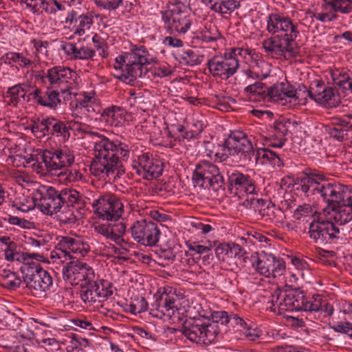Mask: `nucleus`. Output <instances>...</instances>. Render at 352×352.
<instances>
[{"instance_id":"nucleus-1","label":"nucleus","mask_w":352,"mask_h":352,"mask_svg":"<svg viewBox=\"0 0 352 352\" xmlns=\"http://www.w3.org/2000/svg\"><path fill=\"white\" fill-rule=\"evenodd\" d=\"M95 157L90 164V172L96 177L104 174L110 177H120L125 173L122 163L129 157L130 150L129 146L118 139L110 140L102 136L101 140L95 142Z\"/></svg>"},{"instance_id":"nucleus-2","label":"nucleus","mask_w":352,"mask_h":352,"mask_svg":"<svg viewBox=\"0 0 352 352\" xmlns=\"http://www.w3.org/2000/svg\"><path fill=\"white\" fill-rule=\"evenodd\" d=\"M331 210L335 222L318 218L309 224V237L318 245L329 247L346 239V231L340 227L352 221V197Z\"/></svg>"},{"instance_id":"nucleus-3","label":"nucleus","mask_w":352,"mask_h":352,"mask_svg":"<svg viewBox=\"0 0 352 352\" xmlns=\"http://www.w3.org/2000/svg\"><path fill=\"white\" fill-rule=\"evenodd\" d=\"M133 47L130 52L123 53L116 59L120 70L115 76L124 82H133L137 78L146 75L148 71L146 66L155 59L144 45Z\"/></svg>"},{"instance_id":"nucleus-4","label":"nucleus","mask_w":352,"mask_h":352,"mask_svg":"<svg viewBox=\"0 0 352 352\" xmlns=\"http://www.w3.org/2000/svg\"><path fill=\"white\" fill-rule=\"evenodd\" d=\"M74 158L73 151L67 146L45 149L41 155L42 162L36 159L32 166L37 173L43 175H54L63 168L71 166L74 162Z\"/></svg>"},{"instance_id":"nucleus-5","label":"nucleus","mask_w":352,"mask_h":352,"mask_svg":"<svg viewBox=\"0 0 352 352\" xmlns=\"http://www.w3.org/2000/svg\"><path fill=\"white\" fill-rule=\"evenodd\" d=\"M76 190L65 188L58 191L53 187H49L45 192L38 190L34 200L37 201V206L41 211L47 215L52 216L60 211L61 207L65 204H76L75 197Z\"/></svg>"},{"instance_id":"nucleus-6","label":"nucleus","mask_w":352,"mask_h":352,"mask_svg":"<svg viewBox=\"0 0 352 352\" xmlns=\"http://www.w3.org/2000/svg\"><path fill=\"white\" fill-rule=\"evenodd\" d=\"M162 20L171 32L186 33L192 25L188 6L181 0L168 1L160 12Z\"/></svg>"},{"instance_id":"nucleus-7","label":"nucleus","mask_w":352,"mask_h":352,"mask_svg":"<svg viewBox=\"0 0 352 352\" xmlns=\"http://www.w3.org/2000/svg\"><path fill=\"white\" fill-rule=\"evenodd\" d=\"M195 187L212 190L217 193H222L226 188L225 179L217 166L210 162L202 161L196 165L192 173Z\"/></svg>"},{"instance_id":"nucleus-8","label":"nucleus","mask_w":352,"mask_h":352,"mask_svg":"<svg viewBox=\"0 0 352 352\" xmlns=\"http://www.w3.org/2000/svg\"><path fill=\"white\" fill-rule=\"evenodd\" d=\"M32 265H22L21 272L24 275L23 280L26 287L32 290L34 295H40L48 290L52 285V278L50 273L45 270L39 263Z\"/></svg>"},{"instance_id":"nucleus-9","label":"nucleus","mask_w":352,"mask_h":352,"mask_svg":"<svg viewBox=\"0 0 352 352\" xmlns=\"http://www.w3.org/2000/svg\"><path fill=\"white\" fill-rule=\"evenodd\" d=\"M267 30L270 33L277 34L280 44L295 42L298 35L295 25L289 17L278 12L271 13L267 17Z\"/></svg>"},{"instance_id":"nucleus-10","label":"nucleus","mask_w":352,"mask_h":352,"mask_svg":"<svg viewBox=\"0 0 352 352\" xmlns=\"http://www.w3.org/2000/svg\"><path fill=\"white\" fill-rule=\"evenodd\" d=\"M92 206L95 214L103 220L117 221L124 212V206L120 199L114 194L106 193L94 200Z\"/></svg>"},{"instance_id":"nucleus-11","label":"nucleus","mask_w":352,"mask_h":352,"mask_svg":"<svg viewBox=\"0 0 352 352\" xmlns=\"http://www.w3.org/2000/svg\"><path fill=\"white\" fill-rule=\"evenodd\" d=\"M283 309L289 311H316L321 308V296L314 295L307 299L304 292L299 289L284 294Z\"/></svg>"},{"instance_id":"nucleus-12","label":"nucleus","mask_w":352,"mask_h":352,"mask_svg":"<svg viewBox=\"0 0 352 352\" xmlns=\"http://www.w3.org/2000/svg\"><path fill=\"white\" fill-rule=\"evenodd\" d=\"M130 231L133 239L137 243L151 247L156 245L161 234L157 225L146 219L135 221L131 226Z\"/></svg>"},{"instance_id":"nucleus-13","label":"nucleus","mask_w":352,"mask_h":352,"mask_svg":"<svg viewBox=\"0 0 352 352\" xmlns=\"http://www.w3.org/2000/svg\"><path fill=\"white\" fill-rule=\"evenodd\" d=\"M303 91L307 95L317 103L322 105H328L329 107H336L340 102L339 96L336 90L325 85L322 80L311 82L309 88L306 86L299 87V91Z\"/></svg>"},{"instance_id":"nucleus-14","label":"nucleus","mask_w":352,"mask_h":352,"mask_svg":"<svg viewBox=\"0 0 352 352\" xmlns=\"http://www.w3.org/2000/svg\"><path fill=\"white\" fill-rule=\"evenodd\" d=\"M234 52H226L223 56H214L208 61V67L210 74L214 76L226 80L233 76L239 68V59L232 56Z\"/></svg>"},{"instance_id":"nucleus-15","label":"nucleus","mask_w":352,"mask_h":352,"mask_svg":"<svg viewBox=\"0 0 352 352\" xmlns=\"http://www.w3.org/2000/svg\"><path fill=\"white\" fill-rule=\"evenodd\" d=\"M319 194L329 208H334L339 206L344 200H348L352 197V189L349 186L338 182H324L319 188Z\"/></svg>"},{"instance_id":"nucleus-16","label":"nucleus","mask_w":352,"mask_h":352,"mask_svg":"<svg viewBox=\"0 0 352 352\" xmlns=\"http://www.w3.org/2000/svg\"><path fill=\"white\" fill-rule=\"evenodd\" d=\"M94 273L91 266L80 261L79 258L67 263L62 270L63 279L72 285L80 284L88 278H94Z\"/></svg>"},{"instance_id":"nucleus-17","label":"nucleus","mask_w":352,"mask_h":352,"mask_svg":"<svg viewBox=\"0 0 352 352\" xmlns=\"http://www.w3.org/2000/svg\"><path fill=\"white\" fill-rule=\"evenodd\" d=\"M135 173L144 179H152L160 177L163 172V164L154 159L149 153L138 156L132 165Z\"/></svg>"},{"instance_id":"nucleus-18","label":"nucleus","mask_w":352,"mask_h":352,"mask_svg":"<svg viewBox=\"0 0 352 352\" xmlns=\"http://www.w3.org/2000/svg\"><path fill=\"white\" fill-rule=\"evenodd\" d=\"M325 6L321 12H315L313 16L322 23H328L337 19L336 12L352 13V0H324Z\"/></svg>"},{"instance_id":"nucleus-19","label":"nucleus","mask_w":352,"mask_h":352,"mask_svg":"<svg viewBox=\"0 0 352 352\" xmlns=\"http://www.w3.org/2000/svg\"><path fill=\"white\" fill-rule=\"evenodd\" d=\"M65 27L74 29V33L82 36L85 30H89L94 23V13L91 12H80L76 10H69L65 19L61 21Z\"/></svg>"},{"instance_id":"nucleus-20","label":"nucleus","mask_w":352,"mask_h":352,"mask_svg":"<svg viewBox=\"0 0 352 352\" xmlns=\"http://www.w3.org/2000/svg\"><path fill=\"white\" fill-rule=\"evenodd\" d=\"M56 250H60L63 256L69 259H78L84 257L89 251V245L79 239L70 236H60L56 245Z\"/></svg>"},{"instance_id":"nucleus-21","label":"nucleus","mask_w":352,"mask_h":352,"mask_svg":"<svg viewBox=\"0 0 352 352\" xmlns=\"http://www.w3.org/2000/svg\"><path fill=\"white\" fill-rule=\"evenodd\" d=\"M55 88L56 87L52 86L51 87H48L45 91H42L41 89L36 88L30 95L32 96V98L38 104L55 109L61 102L59 96L60 92L63 94L67 93L69 90L70 86L66 85L63 88H60V89Z\"/></svg>"},{"instance_id":"nucleus-22","label":"nucleus","mask_w":352,"mask_h":352,"mask_svg":"<svg viewBox=\"0 0 352 352\" xmlns=\"http://www.w3.org/2000/svg\"><path fill=\"white\" fill-rule=\"evenodd\" d=\"M226 186L230 192L234 195L243 192L252 194L255 190V186L250 176L238 170L228 172Z\"/></svg>"},{"instance_id":"nucleus-23","label":"nucleus","mask_w":352,"mask_h":352,"mask_svg":"<svg viewBox=\"0 0 352 352\" xmlns=\"http://www.w3.org/2000/svg\"><path fill=\"white\" fill-rule=\"evenodd\" d=\"M75 197L76 198V204L72 205L68 204L67 206L64 204L59 212L56 214V219L64 224L75 223L78 217L76 213H80L82 210L86 207L87 200L85 197L76 190Z\"/></svg>"},{"instance_id":"nucleus-24","label":"nucleus","mask_w":352,"mask_h":352,"mask_svg":"<svg viewBox=\"0 0 352 352\" xmlns=\"http://www.w3.org/2000/svg\"><path fill=\"white\" fill-rule=\"evenodd\" d=\"M326 177L324 174L313 171L310 168H305L301 173V176L298 177L296 184L299 185L297 190L300 189L305 194H307L311 188L313 192L319 194V188L326 182Z\"/></svg>"},{"instance_id":"nucleus-25","label":"nucleus","mask_w":352,"mask_h":352,"mask_svg":"<svg viewBox=\"0 0 352 352\" xmlns=\"http://www.w3.org/2000/svg\"><path fill=\"white\" fill-rule=\"evenodd\" d=\"M98 278L94 273V278H88L85 281L80 283V296L84 302L93 304L96 302L98 298L110 296V292H104L103 289H100Z\"/></svg>"},{"instance_id":"nucleus-26","label":"nucleus","mask_w":352,"mask_h":352,"mask_svg":"<svg viewBox=\"0 0 352 352\" xmlns=\"http://www.w3.org/2000/svg\"><path fill=\"white\" fill-rule=\"evenodd\" d=\"M267 92V101L280 102L286 100L287 98L296 99L299 98L300 93L288 82H281L274 84L268 87Z\"/></svg>"},{"instance_id":"nucleus-27","label":"nucleus","mask_w":352,"mask_h":352,"mask_svg":"<svg viewBox=\"0 0 352 352\" xmlns=\"http://www.w3.org/2000/svg\"><path fill=\"white\" fill-rule=\"evenodd\" d=\"M200 314L199 318H190L186 319L182 325V333L189 340L197 344L204 343L203 331L204 329V320Z\"/></svg>"},{"instance_id":"nucleus-28","label":"nucleus","mask_w":352,"mask_h":352,"mask_svg":"<svg viewBox=\"0 0 352 352\" xmlns=\"http://www.w3.org/2000/svg\"><path fill=\"white\" fill-rule=\"evenodd\" d=\"M74 74V71L69 67L58 65L49 69L45 78L52 87L63 88L68 85L67 83Z\"/></svg>"},{"instance_id":"nucleus-29","label":"nucleus","mask_w":352,"mask_h":352,"mask_svg":"<svg viewBox=\"0 0 352 352\" xmlns=\"http://www.w3.org/2000/svg\"><path fill=\"white\" fill-rule=\"evenodd\" d=\"M267 56L273 58L289 60L297 56L302 57L304 52L300 45H263Z\"/></svg>"},{"instance_id":"nucleus-30","label":"nucleus","mask_w":352,"mask_h":352,"mask_svg":"<svg viewBox=\"0 0 352 352\" xmlns=\"http://www.w3.org/2000/svg\"><path fill=\"white\" fill-rule=\"evenodd\" d=\"M261 219L267 223H274L276 226L283 224L285 215L283 210L277 207L272 201H268L261 214Z\"/></svg>"},{"instance_id":"nucleus-31","label":"nucleus","mask_w":352,"mask_h":352,"mask_svg":"<svg viewBox=\"0 0 352 352\" xmlns=\"http://www.w3.org/2000/svg\"><path fill=\"white\" fill-rule=\"evenodd\" d=\"M126 111L122 107L111 105L104 109H101L100 116L111 126H118L124 119Z\"/></svg>"},{"instance_id":"nucleus-32","label":"nucleus","mask_w":352,"mask_h":352,"mask_svg":"<svg viewBox=\"0 0 352 352\" xmlns=\"http://www.w3.org/2000/svg\"><path fill=\"white\" fill-rule=\"evenodd\" d=\"M255 157L256 162H253V164L264 165L267 163L273 166H283V162L279 156L274 151L267 148H260L256 150Z\"/></svg>"},{"instance_id":"nucleus-33","label":"nucleus","mask_w":352,"mask_h":352,"mask_svg":"<svg viewBox=\"0 0 352 352\" xmlns=\"http://www.w3.org/2000/svg\"><path fill=\"white\" fill-rule=\"evenodd\" d=\"M29 87L28 85L23 83H19L9 87L6 92V98H9L8 104L16 107L21 98L28 102L30 100V95L27 96L26 94Z\"/></svg>"},{"instance_id":"nucleus-34","label":"nucleus","mask_w":352,"mask_h":352,"mask_svg":"<svg viewBox=\"0 0 352 352\" xmlns=\"http://www.w3.org/2000/svg\"><path fill=\"white\" fill-rule=\"evenodd\" d=\"M325 131L330 137L339 142H343L346 140L349 130L343 126L341 118L334 117L331 123L325 126Z\"/></svg>"},{"instance_id":"nucleus-35","label":"nucleus","mask_w":352,"mask_h":352,"mask_svg":"<svg viewBox=\"0 0 352 352\" xmlns=\"http://www.w3.org/2000/svg\"><path fill=\"white\" fill-rule=\"evenodd\" d=\"M62 49L72 59H89L95 54L88 45H62Z\"/></svg>"},{"instance_id":"nucleus-36","label":"nucleus","mask_w":352,"mask_h":352,"mask_svg":"<svg viewBox=\"0 0 352 352\" xmlns=\"http://www.w3.org/2000/svg\"><path fill=\"white\" fill-rule=\"evenodd\" d=\"M50 130L49 135H56L62 137L64 141H67L70 138L71 126L68 123L58 120L54 117H50Z\"/></svg>"},{"instance_id":"nucleus-37","label":"nucleus","mask_w":352,"mask_h":352,"mask_svg":"<svg viewBox=\"0 0 352 352\" xmlns=\"http://www.w3.org/2000/svg\"><path fill=\"white\" fill-rule=\"evenodd\" d=\"M94 1L98 7L110 12L122 8V12H130L133 6V3L127 0H94Z\"/></svg>"},{"instance_id":"nucleus-38","label":"nucleus","mask_w":352,"mask_h":352,"mask_svg":"<svg viewBox=\"0 0 352 352\" xmlns=\"http://www.w3.org/2000/svg\"><path fill=\"white\" fill-rule=\"evenodd\" d=\"M175 55V58L179 60L180 63H183L187 66H195L201 63L204 60V56L199 54L192 50H188L183 52H177Z\"/></svg>"},{"instance_id":"nucleus-39","label":"nucleus","mask_w":352,"mask_h":352,"mask_svg":"<svg viewBox=\"0 0 352 352\" xmlns=\"http://www.w3.org/2000/svg\"><path fill=\"white\" fill-rule=\"evenodd\" d=\"M160 297L162 300V303L166 305L168 311H170L171 318L173 320L175 318L179 319L180 308L178 307L179 305L178 296L175 293H167L165 292L160 295Z\"/></svg>"},{"instance_id":"nucleus-40","label":"nucleus","mask_w":352,"mask_h":352,"mask_svg":"<svg viewBox=\"0 0 352 352\" xmlns=\"http://www.w3.org/2000/svg\"><path fill=\"white\" fill-rule=\"evenodd\" d=\"M268 87L262 82H256L247 86L244 91L249 94L251 100H267V92Z\"/></svg>"},{"instance_id":"nucleus-41","label":"nucleus","mask_w":352,"mask_h":352,"mask_svg":"<svg viewBox=\"0 0 352 352\" xmlns=\"http://www.w3.org/2000/svg\"><path fill=\"white\" fill-rule=\"evenodd\" d=\"M241 0H221L215 2L210 9L221 14H230L240 6Z\"/></svg>"},{"instance_id":"nucleus-42","label":"nucleus","mask_w":352,"mask_h":352,"mask_svg":"<svg viewBox=\"0 0 352 352\" xmlns=\"http://www.w3.org/2000/svg\"><path fill=\"white\" fill-rule=\"evenodd\" d=\"M274 265V255L265 254L258 258L256 270L266 277L272 276V267Z\"/></svg>"},{"instance_id":"nucleus-43","label":"nucleus","mask_w":352,"mask_h":352,"mask_svg":"<svg viewBox=\"0 0 352 352\" xmlns=\"http://www.w3.org/2000/svg\"><path fill=\"white\" fill-rule=\"evenodd\" d=\"M204 320V329L203 331L204 344L206 342H212L221 332L220 327L217 324L212 323L209 316L202 315Z\"/></svg>"},{"instance_id":"nucleus-44","label":"nucleus","mask_w":352,"mask_h":352,"mask_svg":"<svg viewBox=\"0 0 352 352\" xmlns=\"http://www.w3.org/2000/svg\"><path fill=\"white\" fill-rule=\"evenodd\" d=\"M256 151L254 150L251 141L249 140L240 151H237L236 155H237L240 160L245 164H253V162L256 161V158L255 157V155H256Z\"/></svg>"},{"instance_id":"nucleus-45","label":"nucleus","mask_w":352,"mask_h":352,"mask_svg":"<svg viewBox=\"0 0 352 352\" xmlns=\"http://www.w3.org/2000/svg\"><path fill=\"white\" fill-rule=\"evenodd\" d=\"M229 52H234L232 54L236 59H238V56L241 57L244 59L246 63H251L253 62H256L257 60L260 58V55L258 53H256L254 50H252L249 48L244 47H236L232 48Z\"/></svg>"},{"instance_id":"nucleus-46","label":"nucleus","mask_w":352,"mask_h":352,"mask_svg":"<svg viewBox=\"0 0 352 352\" xmlns=\"http://www.w3.org/2000/svg\"><path fill=\"white\" fill-rule=\"evenodd\" d=\"M149 313L157 318L163 319L167 317L168 319H172L170 315V311H168L166 305L162 303L160 296L156 297L155 301L151 305Z\"/></svg>"},{"instance_id":"nucleus-47","label":"nucleus","mask_w":352,"mask_h":352,"mask_svg":"<svg viewBox=\"0 0 352 352\" xmlns=\"http://www.w3.org/2000/svg\"><path fill=\"white\" fill-rule=\"evenodd\" d=\"M247 137V135L242 131H232L229 134L228 137L225 140L223 146V150L226 148L229 151L237 147V144L239 142H244L243 139Z\"/></svg>"},{"instance_id":"nucleus-48","label":"nucleus","mask_w":352,"mask_h":352,"mask_svg":"<svg viewBox=\"0 0 352 352\" xmlns=\"http://www.w3.org/2000/svg\"><path fill=\"white\" fill-rule=\"evenodd\" d=\"M50 123V118L41 120L38 118L36 120H34L31 125L32 132L34 135H39L40 137L49 135Z\"/></svg>"},{"instance_id":"nucleus-49","label":"nucleus","mask_w":352,"mask_h":352,"mask_svg":"<svg viewBox=\"0 0 352 352\" xmlns=\"http://www.w3.org/2000/svg\"><path fill=\"white\" fill-rule=\"evenodd\" d=\"M16 248L17 246L16 243H9L8 245L6 246L4 250L5 258L8 261L12 262L16 261L23 263V261L25 260L23 257L25 256V255H23V252L20 253L17 252Z\"/></svg>"},{"instance_id":"nucleus-50","label":"nucleus","mask_w":352,"mask_h":352,"mask_svg":"<svg viewBox=\"0 0 352 352\" xmlns=\"http://www.w3.org/2000/svg\"><path fill=\"white\" fill-rule=\"evenodd\" d=\"M284 294L287 293L277 289L272 294V299L269 302L271 304L270 309L272 311L275 312L276 309L280 313L286 311V309H282L283 308L282 305H284Z\"/></svg>"},{"instance_id":"nucleus-51","label":"nucleus","mask_w":352,"mask_h":352,"mask_svg":"<svg viewBox=\"0 0 352 352\" xmlns=\"http://www.w3.org/2000/svg\"><path fill=\"white\" fill-rule=\"evenodd\" d=\"M59 177V180L61 182L71 183L77 181L79 178H81V173L77 170L68 169V168H63V170L57 172V174H54Z\"/></svg>"},{"instance_id":"nucleus-52","label":"nucleus","mask_w":352,"mask_h":352,"mask_svg":"<svg viewBox=\"0 0 352 352\" xmlns=\"http://www.w3.org/2000/svg\"><path fill=\"white\" fill-rule=\"evenodd\" d=\"M267 201L268 200L263 199L250 198L246 199L243 201V206H245L248 210L258 212V215L261 216L263 208H265Z\"/></svg>"},{"instance_id":"nucleus-53","label":"nucleus","mask_w":352,"mask_h":352,"mask_svg":"<svg viewBox=\"0 0 352 352\" xmlns=\"http://www.w3.org/2000/svg\"><path fill=\"white\" fill-rule=\"evenodd\" d=\"M65 6L58 0H43L40 14L45 12L47 14H56L57 11H63L65 10Z\"/></svg>"},{"instance_id":"nucleus-54","label":"nucleus","mask_w":352,"mask_h":352,"mask_svg":"<svg viewBox=\"0 0 352 352\" xmlns=\"http://www.w3.org/2000/svg\"><path fill=\"white\" fill-rule=\"evenodd\" d=\"M229 316L228 313L225 311H214L210 314L209 318L211 320L212 323L217 324L219 327L221 325L224 327L229 323Z\"/></svg>"},{"instance_id":"nucleus-55","label":"nucleus","mask_w":352,"mask_h":352,"mask_svg":"<svg viewBox=\"0 0 352 352\" xmlns=\"http://www.w3.org/2000/svg\"><path fill=\"white\" fill-rule=\"evenodd\" d=\"M148 308V302L144 297H140V299L135 300L129 305V311L134 315L142 313L146 311Z\"/></svg>"},{"instance_id":"nucleus-56","label":"nucleus","mask_w":352,"mask_h":352,"mask_svg":"<svg viewBox=\"0 0 352 352\" xmlns=\"http://www.w3.org/2000/svg\"><path fill=\"white\" fill-rule=\"evenodd\" d=\"M333 83L342 88L343 91H347L348 83L350 80V75L346 72H340L338 75L336 73L332 74Z\"/></svg>"},{"instance_id":"nucleus-57","label":"nucleus","mask_w":352,"mask_h":352,"mask_svg":"<svg viewBox=\"0 0 352 352\" xmlns=\"http://www.w3.org/2000/svg\"><path fill=\"white\" fill-rule=\"evenodd\" d=\"M151 72L154 77L164 78L172 74L173 70L168 65L163 64L154 66Z\"/></svg>"},{"instance_id":"nucleus-58","label":"nucleus","mask_w":352,"mask_h":352,"mask_svg":"<svg viewBox=\"0 0 352 352\" xmlns=\"http://www.w3.org/2000/svg\"><path fill=\"white\" fill-rule=\"evenodd\" d=\"M91 101H94V97L90 96L87 93L84 92L82 94V98H79L76 99L75 103V110L79 113H84V109L85 107L91 102Z\"/></svg>"},{"instance_id":"nucleus-59","label":"nucleus","mask_w":352,"mask_h":352,"mask_svg":"<svg viewBox=\"0 0 352 352\" xmlns=\"http://www.w3.org/2000/svg\"><path fill=\"white\" fill-rule=\"evenodd\" d=\"M314 213L313 208L310 204H305L300 205L294 210V217L296 220H300L304 217L311 215Z\"/></svg>"},{"instance_id":"nucleus-60","label":"nucleus","mask_w":352,"mask_h":352,"mask_svg":"<svg viewBox=\"0 0 352 352\" xmlns=\"http://www.w3.org/2000/svg\"><path fill=\"white\" fill-rule=\"evenodd\" d=\"M10 278L4 280L3 287L8 289H16L19 288L22 283L21 278L16 276V273H9Z\"/></svg>"},{"instance_id":"nucleus-61","label":"nucleus","mask_w":352,"mask_h":352,"mask_svg":"<svg viewBox=\"0 0 352 352\" xmlns=\"http://www.w3.org/2000/svg\"><path fill=\"white\" fill-rule=\"evenodd\" d=\"M101 109L102 107L94 98V101H91V102L85 107L84 113L86 114L87 117H92L94 114H100L101 113Z\"/></svg>"},{"instance_id":"nucleus-62","label":"nucleus","mask_w":352,"mask_h":352,"mask_svg":"<svg viewBox=\"0 0 352 352\" xmlns=\"http://www.w3.org/2000/svg\"><path fill=\"white\" fill-rule=\"evenodd\" d=\"M285 271V263L281 258H276L274 256V265L272 267V277L276 278L283 274Z\"/></svg>"},{"instance_id":"nucleus-63","label":"nucleus","mask_w":352,"mask_h":352,"mask_svg":"<svg viewBox=\"0 0 352 352\" xmlns=\"http://www.w3.org/2000/svg\"><path fill=\"white\" fill-rule=\"evenodd\" d=\"M228 243H223L215 248V254L217 258L221 261H228Z\"/></svg>"},{"instance_id":"nucleus-64","label":"nucleus","mask_w":352,"mask_h":352,"mask_svg":"<svg viewBox=\"0 0 352 352\" xmlns=\"http://www.w3.org/2000/svg\"><path fill=\"white\" fill-rule=\"evenodd\" d=\"M43 0H21V3L25 4L33 13L40 14Z\"/></svg>"}]
</instances>
